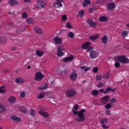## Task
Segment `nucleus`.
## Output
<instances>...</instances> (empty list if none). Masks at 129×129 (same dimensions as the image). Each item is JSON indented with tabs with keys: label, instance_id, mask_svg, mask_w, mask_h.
<instances>
[{
	"label": "nucleus",
	"instance_id": "54",
	"mask_svg": "<svg viewBox=\"0 0 129 129\" xmlns=\"http://www.w3.org/2000/svg\"><path fill=\"white\" fill-rule=\"evenodd\" d=\"M106 115H110L111 114V111L110 110H107L106 111Z\"/></svg>",
	"mask_w": 129,
	"mask_h": 129
},
{
	"label": "nucleus",
	"instance_id": "24",
	"mask_svg": "<svg viewBox=\"0 0 129 129\" xmlns=\"http://www.w3.org/2000/svg\"><path fill=\"white\" fill-rule=\"evenodd\" d=\"M16 101V98L14 96H11L9 98L10 103H14Z\"/></svg>",
	"mask_w": 129,
	"mask_h": 129
},
{
	"label": "nucleus",
	"instance_id": "44",
	"mask_svg": "<svg viewBox=\"0 0 129 129\" xmlns=\"http://www.w3.org/2000/svg\"><path fill=\"white\" fill-rule=\"evenodd\" d=\"M111 87H107L106 89V90L105 91L104 94H107V93H109L111 91Z\"/></svg>",
	"mask_w": 129,
	"mask_h": 129
},
{
	"label": "nucleus",
	"instance_id": "61",
	"mask_svg": "<svg viewBox=\"0 0 129 129\" xmlns=\"http://www.w3.org/2000/svg\"><path fill=\"white\" fill-rule=\"evenodd\" d=\"M90 68H85L84 69V71H88L89 70Z\"/></svg>",
	"mask_w": 129,
	"mask_h": 129
},
{
	"label": "nucleus",
	"instance_id": "13",
	"mask_svg": "<svg viewBox=\"0 0 129 129\" xmlns=\"http://www.w3.org/2000/svg\"><path fill=\"white\" fill-rule=\"evenodd\" d=\"M9 4L10 6L15 7L19 5V2L17 0H10Z\"/></svg>",
	"mask_w": 129,
	"mask_h": 129
},
{
	"label": "nucleus",
	"instance_id": "48",
	"mask_svg": "<svg viewBox=\"0 0 129 129\" xmlns=\"http://www.w3.org/2000/svg\"><path fill=\"white\" fill-rule=\"evenodd\" d=\"M39 5V8H44V5L43 3H38Z\"/></svg>",
	"mask_w": 129,
	"mask_h": 129
},
{
	"label": "nucleus",
	"instance_id": "55",
	"mask_svg": "<svg viewBox=\"0 0 129 129\" xmlns=\"http://www.w3.org/2000/svg\"><path fill=\"white\" fill-rule=\"evenodd\" d=\"M68 19V18L67 17L66 15H63L62 16V20L63 21H66V20Z\"/></svg>",
	"mask_w": 129,
	"mask_h": 129
},
{
	"label": "nucleus",
	"instance_id": "5",
	"mask_svg": "<svg viewBox=\"0 0 129 129\" xmlns=\"http://www.w3.org/2000/svg\"><path fill=\"white\" fill-rule=\"evenodd\" d=\"M87 24L92 28H96L97 24L96 22H94L91 19H89L87 20Z\"/></svg>",
	"mask_w": 129,
	"mask_h": 129
},
{
	"label": "nucleus",
	"instance_id": "22",
	"mask_svg": "<svg viewBox=\"0 0 129 129\" xmlns=\"http://www.w3.org/2000/svg\"><path fill=\"white\" fill-rule=\"evenodd\" d=\"M34 30L35 32H36L38 34H42L43 33V32L42 31V30L38 27H35L34 28Z\"/></svg>",
	"mask_w": 129,
	"mask_h": 129
},
{
	"label": "nucleus",
	"instance_id": "17",
	"mask_svg": "<svg viewBox=\"0 0 129 129\" xmlns=\"http://www.w3.org/2000/svg\"><path fill=\"white\" fill-rule=\"evenodd\" d=\"M7 38L4 36L0 37V43L2 44H3V45H5V44L7 42Z\"/></svg>",
	"mask_w": 129,
	"mask_h": 129
},
{
	"label": "nucleus",
	"instance_id": "19",
	"mask_svg": "<svg viewBox=\"0 0 129 129\" xmlns=\"http://www.w3.org/2000/svg\"><path fill=\"white\" fill-rule=\"evenodd\" d=\"M91 4L90 0H84L83 3H82L83 7H87Z\"/></svg>",
	"mask_w": 129,
	"mask_h": 129
},
{
	"label": "nucleus",
	"instance_id": "51",
	"mask_svg": "<svg viewBox=\"0 0 129 129\" xmlns=\"http://www.w3.org/2000/svg\"><path fill=\"white\" fill-rule=\"evenodd\" d=\"M79 105H77V104H76L74 105V109L76 110V111H77L78 109H79Z\"/></svg>",
	"mask_w": 129,
	"mask_h": 129
},
{
	"label": "nucleus",
	"instance_id": "27",
	"mask_svg": "<svg viewBox=\"0 0 129 129\" xmlns=\"http://www.w3.org/2000/svg\"><path fill=\"white\" fill-rule=\"evenodd\" d=\"M16 82L18 84H22L25 82L24 80L22 78H18L16 80Z\"/></svg>",
	"mask_w": 129,
	"mask_h": 129
},
{
	"label": "nucleus",
	"instance_id": "6",
	"mask_svg": "<svg viewBox=\"0 0 129 129\" xmlns=\"http://www.w3.org/2000/svg\"><path fill=\"white\" fill-rule=\"evenodd\" d=\"M62 3H63V0H57L54 4V7L56 8H62L63 7Z\"/></svg>",
	"mask_w": 129,
	"mask_h": 129
},
{
	"label": "nucleus",
	"instance_id": "21",
	"mask_svg": "<svg viewBox=\"0 0 129 129\" xmlns=\"http://www.w3.org/2000/svg\"><path fill=\"white\" fill-rule=\"evenodd\" d=\"M11 119H13L14 121H16L17 122H19L21 121V118L16 116H12Z\"/></svg>",
	"mask_w": 129,
	"mask_h": 129
},
{
	"label": "nucleus",
	"instance_id": "50",
	"mask_svg": "<svg viewBox=\"0 0 129 129\" xmlns=\"http://www.w3.org/2000/svg\"><path fill=\"white\" fill-rule=\"evenodd\" d=\"M98 71V69L97 67H95V68H94V69H93V72H94V73H97Z\"/></svg>",
	"mask_w": 129,
	"mask_h": 129
},
{
	"label": "nucleus",
	"instance_id": "63",
	"mask_svg": "<svg viewBox=\"0 0 129 129\" xmlns=\"http://www.w3.org/2000/svg\"><path fill=\"white\" fill-rule=\"evenodd\" d=\"M115 91H116V88H115V89H112L111 88V91L114 92H115Z\"/></svg>",
	"mask_w": 129,
	"mask_h": 129
},
{
	"label": "nucleus",
	"instance_id": "59",
	"mask_svg": "<svg viewBox=\"0 0 129 129\" xmlns=\"http://www.w3.org/2000/svg\"><path fill=\"white\" fill-rule=\"evenodd\" d=\"M99 91H100V92H101L102 93H104V94H105V91L104 89H100V90H99Z\"/></svg>",
	"mask_w": 129,
	"mask_h": 129
},
{
	"label": "nucleus",
	"instance_id": "56",
	"mask_svg": "<svg viewBox=\"0 0 129 129\" xmlns=\"http://www.w3.org/2000/svg\"><path fill=\"white\" fill-rule=\"evenodd\" d=\"M5 110L6 109H5L4 107H2L0 110V113H3Z\"/></svg>",
	"mask_w": 129,
	"mask_h": 129
},
{
	"label": "nucleus",
	"instance_id": "38",
	"mask_svg": "<svg viewBox=\"0 0 129 129\" xmlns=\"http://www.w3.org/2000/svg\"><path fill=\"white\" fill-rule=\"evenodd\" d=\"M68 36L70 38H73L74 37V34L73 32H70L68 33Z\"/></svg>",
	"mask_w": 129,
	"mask_h": 129
},
{
	"label": "nucleus",
	"instance_id": "1",
	"mask_svg": "<svg viewBox=\"0 0 129 129\" xmlns=\"http://www.w3.org/2000/svg\"><path fill=\"white\" fill-rule=\"evenodd\" d=\"M72 112L74 113V115L78 114L76 116V121H84L85 120L84 112L86 111L85 109H83L80 111H75L74 109L72 110Z\"/></svg>",
	"mask_w": 129,
	"mask_h": 129
},
{
	"label": "nucleus",
	"instance_id": "28",
	"mask_svg": "<svg viewBox=\"0 0 129 129\" xmlns=\"http://www.w3.org/2000/svg\"><path fill=\"white\" fill-rule=\"evenodd\" d=\"M44 96H45V93H41L40 94H38L37 95V98L38 99H42L44 98Z\"/></svg>",
	"mask_w": 129,
	"mask_h": 129
},
{
	"label": "nucleus",
	"instance_id": "39",
	"mask_svg": "<svg viewBox=\"0 0 129 129\" xmlns=\"http://www.w3.org/2000/svg\"><path fill=\"white\" fill-rule=\"evenodd\" d=\"M25 95H26V92L25 91H22L20 93V97L21 98H23L25 97Z\"/></svg>",
	"mask_w": 129,
	"mask_h": 129
},
{
	"label": "nucleus",
	"instance_id": "43",
	"mask_svg": "<svg viewBox=\"0 0 129 129\" xmlns=\"http://www.w3.org/2000/svg\"><path fill=\"white\" fill-rule=\"evenodd\" d=\"M79 14L80 16V18H82L83 17V14H85V11L84 10H82L79 12Z\"/></svg>",
	"mask_w": 129,
	"mask_h": 129
},
{
	"label": "nucleus",
	"instance_id": "11",
	"mask_svg": "<svg viewBox=\"0 0 129 129\" xmlns=\"http://www.w3.org/2000/svg\"><path fill=\"white\" fill-rule=\"evenodd\" d=\"M90 58L91 59H94L95 57H97V52L95 50H91L90 52V55H89Z\"/></svg>",
	"mask_w": 129,
	"mask_h": 129
},
{
	"label": "nucleus",
	"instance_id": "42",
	"mask_svg": "<svg viewBox=\"0 0 129 129\" xmlns=\"http://www.w3.org/2000/svg\"><path fill=\"white\" fill-rule=\"evenodd\" d=\"M112 107V105H111L110 103H108L106 105H105V108L106 109H110Z\"/></svg>",
	"mask_w": 129,
	"mask_h": 129
},
{
	"label": "nucleus",
	"instance_id": "3",
	"mask_svg": "<svg viewBox=\"0 0 129 129\" xmlns=\"http://www.w3.org/2000/svg\"><path fill=\"white\" fill-rule=\"evenodd\" d=\"M76 95V91L74 88L68 89L66 92V96L68 98H72Z\"/></svg>",
	"mask_w": 129,
	"mask_h": 129
},
{
	"label": "nucleus",
	"instance_id": "8",
	"mask_svg": "<svg viewBox=\"0 0 129 129\" xmlns=\"http://www.w3.org/2000/svg\"><path fill=\"white\" fill-rule=\"evenodd\" d=\"M110 99V96L109 95H106L103 98H101V102L104 104H106L108 102V101Z\"/></svg>",
	"mask_w": 129,
	"mask_h": 129
},
{
	"label": "nucleus",
	"instance_id": "20",
	"mask_svg": "<svg viewBox=\"0 0 129 129\" xmlns=\"http://www.w3.org/2000/svg\"><path fill=\"white\" fill-rule=\"evenodd\" d=\"M115 8L114 3H109L107 4L108 10H113Z\"/></svg>",
	"mask_w": 129,
	"mask_h": 129
},
{
	"label": "nucleus",
	"instance_id": "25",
	"mask_svg": "<svg viewBox=\"0 0 129 129\" xmlns=\"http://www.w3.org/2000/svg\"><path fill=\"white\" fill-rule=\"evenodd\" d=\"M44 53V51H40V50H37L36 51V54L38 57H42L43 56Z\"/></svg>",
	"mask_w": 129,
	"mask_h": 129
},
{
	"label": "nucleus",
	"instance_id": "30",
	"mask_svg": "<svg viewBox=\"0 0 129 129\" xmlns=\"http://www.w3.org/2000/svg\"><path fill=\"white\" fill-rule=\"evenodd\" d=\"M121 34L122 35V36L123 38H125L126 36H127L128 33V31L127 30H124V31H123L121 32Z\"/></svg>",
	"mask_w": 129,
	"mask_h": 129
},
{
	"label": "nucleus",
	"instance_id": "10",
	"mask_svg": "<svg viewBox=\"0 0 129 129\" xmlns=\"http://www.w3.org/2000/svg\"><path fill=\"white\" fill-rule=\"evenodd\" d=\"M78 75L76 73H72L70 75V78L72 81H75L77 80Z\"/></svg>",
	"mask_w": 129,
	"mask_h": 129
},
{
	"label": "nucleus",
	"instance_id": "32",
	"mask_svg": "<svg viewBox=\"0 0 129 129\" xmlns=\"http://www.w3.org/2000/svg\"><path fill=\"white\" fill-rule=\"evenodd\" d=\"M37 114V112L33 109H31L30 114L32 117H35Z\"/></svg>",
	"mask_w": 129,
	"mask_h": 129
},
{
	"label": "nucleus",
	"instance_id": "15",
	"mask_svg": "<svg viewBox=\"0 0 129 129\" xmlns=\"http://www.w3.org/2000/svg\"><path fill=\"white\" fill-rule=\"evenodd\" d=\"M48 88V85L47 84H45L43 86H41L38 87V90L39 91H43L45 89H47Z\"/></svg>",
	"mask_w": 129,
	"mask_h": 129
},
{
	"label": "nucleus",
	"instance_id": "18",
	"mask_svg": "<svg viewBox=\"0 0 129 129\" xmlns=\"http://www.w3.org/2000/svg\"><path fill=\"white\" fill-rule=\"evenodd\" d=\"M19 110L24 114H27L28 112L27 109L24 106L19 107Z\"/></svg>",
	"mask_w": 129,
	"mask_h": 129
},
{
	"label": "nucleus",
	"instance_id": "12",
	"mask_svg": "<svg viewBox=\"0 0 129 129\" xmlns=\"http://www.w3.org/2000/svg\"><path fill=\"white\" fill-rule=\"evenodd\" d=\"M39 114L42 115L45 118H47L49 115L47 112H44L41 110H39Z\"/></svg>",
	"mask_w": 129,
	"mask_h": 129
},
{
	"label": "nucleus",
	"instance_id": "14",
	"mask_svg": "<svg viewBox=\"0 0 129 129\" xmlns=\"http://www.w3.org/2000/svg\"><path fill=\"white\" fill-rule=\"evenodd\" d=\"M74 56L73 55H71L69 57H66L64 58H63V61L67 62L70 61H72L73 60H74Z\"/></svg>",
	"mask_w": 129,
	"mask_h": 129
},
{
	"label": "nucleus",
	"instance_id": "23",
	"mask_svg": "<svg viewBox=\"0 0 129 129\" xmlns=\"http://www.w3.org/2000/svg\"><path fill=\"white\" fill-rule=\"evenodd\" d=\"M108 19L105 16H100L99 19V21L100 22H106L107 21Z\"/></svg>",
	"mask_w": 129,
	"mask_h": 129
},
{
	"label": "nucleus",
	"instance_id": "45",
	"mask_svg": "<svg viewBox=\"0 0 129 129\" xmlns=\"http://www.w3.org/2000/svg\"><path fill=\"white\" fill-rule=\"evenodd\" d=\"M104 85V84H103V83L102 82H99L98 84L97 85V86L99 88H102L103 86Z\"/></svg>",
	"mask_w": 129,
	"mask_h": 129
},
{
	"label": "nucleus",
	"instance_id": "49",
	"mask_svg": "<svg viewBox=\"0 0 129 129\" xmlns=\"http://www.w3.org/2000/svg\"><path fill=\"white\" fill-rule=\"evenodd\" d=\"M58 73L62 75H65L66 74V72L65 71H61L60 70H58Z\"/></svg>",
	"mask_w": 129,
	"mask_h": 129
},
{
	"label": "nucleus",
	"instance_id": "64",
	"mask_svg": "<svg viewBox=\"0 0 129 129\" xmlns=\"http://www.w3.org/2000/svg\"><path fill=\"white\" fill-rule=\"evenodd\" d=\"M126 27L129 28V23L125 25Z\"/></svg>",
	"mask_w": 129,
	"mask_h": 129
},
{
	"label": "nucleus",
	"instance_id": "26",
	"mask_svg": "<svg viewBox=\"0 0 129 129\" xmlns=\"http://www.w3.org/2000/svg\"><path fill=\"white\" fill-rule=\"evenodd\" d=\"M98 37H99L98 35H95L91 36L89 37V39H90L92 41H94L98 39Z\"/></svg>",
	"mask_w": 129,
	"mask_h": 129
},
{
	"label": "nucleus",
	"instance_id": "31",
	"mask_svg": "<svg viewBox=\"0 0 129 129\" xmlns=\"http://www.w3.org/2000/svg\"><path fill=\"white\" fill-rule=\"evenodd\" d=\"M57 55L59 57H62L64 55V52L62 51H57Z\"/></svg>",
	"mask_w": 129,
	"mask_h": 129
},
{
	"label": "nucleus",
	"instance_id": "60",
	"mask_svg": "<svg viewBox=\"0 0 129 129\" xmlns=\"http://www.w3.org/2000/svg\"><path fill=\"white\" fill-rule=\"evenodd\" d=\"M31 1V0H23V2L25 3H29Z\"/></svg>",
	"mask_w": 129,
	"mask_h": 129
},
{
	"label": "nucleus",
	"instance_id": "37",
	"mask_svg": "<svg viewBox=\"0 0 129 129\" xmlns=\"http://www.w3.org/2000/svg\"><path fill=\"white\" fill-rule=\"evenodd\" d=\"M64 50V48L63 46L59 45L57 47V51H63Z\"/></svg>",
	"mask_w": 129,
	"mask_h": 129
},
{
	"label": "nucleus",
	"instance_id": "36",
	"mask_svg": "<svg viewBox=\"0 0 129 129\" xmlns=\"http://www.w3.org/2000/svg\"><path fill=\"white\" fill-rule=\"evenodd\" d=\"M110 78V73H106L105 74V75L103 76V78L104 79H109Z\"/></svg>",
	"mask_w": 129,
	"mask_h": 129
},
{
	"label": "nucleus",
	"instance_id": "41",
	"mask_svg": "<svg viewBox=\"0 0 129 129\" xmlns=\"http://www.w3.org/2000/svg\"><path fill=\"white\" fill-rule=\"evenodd\" d=\"M5 88L4 86H2L0 87V93H4L6 92V90H5L4 89Z\"/></svg>",
	"mask_w": 129,
	"mask_h": 129
},
{
	"label": "nucleus",
	"instance_id": "33",
	"mask_svg": "<svg viewBox=\"0 0 129 129\" xmlns=\"http://www.w3.org/2000/svg\"><path fill=\"white\" fill-rule=\"evenodd\" d=\"M26 22L27 23L29 24H32L34 23V20L33 18H27Z\"/></svg>",
	"mask_w": 129,
	"mask_h": 129
},
{
	"label": "nucleus",
	"instance_id": "58",
	"mask_svg": "<svg viewBox=\"0 0 129 129\" xmlns=\"http://www.w3.org/2000/svg\"><path fill=\"white\" fill-rule=\"evenodd\" d=\"M17 31L18 32H24V29H22L21 28H19V29H18L17 30Z\"/></svg>",
	"mask_w": 129,
	"mask_h": 129
},
{
	"label": "nucleus",
	"instance_id": "35",
	"mask_svg": "<svg viewBox=\"0 0 129 129\" xmlns=\"http://www.w3.org/2000/svg\"><path fill=\"white\" fill-rule=\"evenodd\" d=\"M102 78V76L101 75H98L96 76V81H100Z\"/></svg>",
	"mask_w": 129,
	"mask_h": 129
},
{
	"label": "nucleus",
	"instance_id": "4",
	"mask_svg": "<svg viewBox=\"0 0 129 129\" xmlns=\"http://www.w3.org/2000/svg\"><path fill=\"white\" fill-rule=\"evenodd\" d=\"M44 78V75L42 73L38 72L35 73L34 80L36 81L40 82L41 81V80H43Z\"/></svg>",
	"mask_w": 129,
	"mask_h": 129
},
{
	"label": "nucleus",
	"instance_id": "47",
	"mask_svg": "<svg viewBox=\"0 0 129 129\" xmlns=\"http://www.w3.org/2000/svg\"><path fill=\"white\" fill-rule=\"evenodd\" d=\"M116 68H119L120 67V63L118 61H116L114 64Z\"/></svg>",
	"mask_w": 129,
	"mask_h": 129
},
{
	"label": "nucleus",
	"instance_id": "16",
	"mask_svg": "<svg viewBox=\"0 0 129 129\" xmlns=\"http://www.w3.org/2000/svg\"><path fill=\"white\" fill-rule=\"evenodd\" d=\"M108 40V37H107V36L105 35H104L102 38H101V40L102 41V42L104 44H106L107 43V40Z\"/></svg>",
	"mask_w": 129,
	"mask_h": 129
},
{
	"label": "nucleus",
	"instance_id": "9",
	"mask_svg": "<svg viewBox=\"0 0 129 129\" xmlns=\"http://www.w3.org/2000/svg\"><path fill=\"white\" fill-rule=\"evenodd\" d=\"M53 41L57 45H60L62 43V39L59 38V36H55L53 38Z\"/></svg>",
	"mask_w": 129,
	"mask_h": 129
},
{
	"label": "nucleus",
	"instance_id": "53",
	"mask_svg": "<svg viewBox=\"0 0 129 129\" xmlns=\"http://www.w3.org/2000/svg\"><path fill=\"white\" fill-rule=\"evenodd\" d=\"M102 126L104 129H108L109 127V126L105 125V124H102Z\"/></svg>",
	"mask_w": 129,
	"mask_h": 129
},
{
	"label": "nucleus",
	"instance_id": "62",
	"mask_svg": "<svg viewBox=\"0 0 129 129\" xmlns=\"http://www.w3.org/2000/svg\"><path fill=\"white\" fill-rule=\"evenodd\" d=\"M16 50V47H13L12 48V50L15 51V50Z\"/></svg>",
	"mask_w": 129,
	"mask_h": 129
},
{
	"label": "nucleus",
	"instance_id": "46",
	"mask_svg": "<svg viewBox=\"0 0 129 129\" xmlns=\"http://www.w3.org/2000/svg\"><path fill=\"white\" fill-rule=\"evenodd\" d=\"M66 27L69 29L72 28V26L70 24V22H67L66 23Z\"/></svg>",
	"mask_w": 129,
	"mask_h": 129
},
{
	"label": "nucleus",
	"instance_id": "7",
	"mask_svg": "<svg viewBox=\"0 0 129 129\" xmlns=\"http://www.w3.org/2000/svg\"><path fill=\"white\" fill-rule=\"evenodd\" d=\"M90 44H91V43L89 42H87L84 43L82 46V49H88L89 50L92 49L93 47H89Z\"/></svg>",
	"mask_w": 129,
	"mask_h": 129
},
{
	"label": "nucleus",
	"instance_id": "34",
	"mask_svg": "<svg viewBox=\"0 0 129 129\" xmlns=\"http://www.w3.org/2000/svg\"><path fill=\"white\" fill-rule=\"evenodd\" d=\"M22 18L23 19H27V17H28V14L26 12H23L22 13Z\"/></svg>",
	"mask_w": 129,
	"mask_h": 129
},
{
	"label": "nucleus",
	"instance_id": "57",
	"mask_svg": "<svg viewBox=\"0 0 129 129\" xmlns=\"http://www.w3.org/2000/svg\"><path fill=\"white\" fill-rule=\"evenodd\" d=\"M111 101L112 103H116V102H117V100H116L115 98H112L111 100Z\"/></svg>",
	"mask_w": 129,
	"mask_h": 129
},
{
	"label": "nucleus",
	"instance_id": "40",
	"mask_svg": "<svg viewBox=\"0 0 129 129\" xmlns=\"http://www.w3.org/2000/svg\"><path fill=\"white\" fill-rule=\"evenodd\" d=\"M92 96H97L98 94V91L97 90H94L92 92Z\"/></svg>",
	"mask_w": 129,
	"mask_h": 129
},
{
	"label": "nucleus",
	"instance_id": "29",
	"mask_svg": "<svg viewBox=\"0 0 129 129\" xmlns=\"http://www.w3.org/2000/svg\"><path fill=\"white\" fill-rule=\"evenodd\" d=\"M100 123L102 125L107 124V119L106 118L101 119Z\"/></svg>",
	"mask_w": 129,
	"mask_h": 129
},
{
	"label": "nucleus",
	"instance_id": "2",
	"mask_svg": "<svg viewBox=\"0 0 129 129\" xmlns=\"http://www.w3.org/2000/svg\"><path fill=\"white\" fill-rule=\"evenodd\" d=\"M116 59L121 64H127L129 62V59L126 57L125 55L117 56Z\"/></svg>",
	"mask_w": 129,
	"mask_h": 129
},
{
	"label": "nucleus",
	"instance_id": "52",
	"mask_svg": "<svg viewBox=\"0 0 129 129\" xmlns=\"http://www.w3.org/2000/svg\"><path fill=\"white\" fill-rule=\"evenodd\" d=\"M94 11V9L92 8H90L88 9V12L90 13H92Z\"/></svg>",
	"mask_w": 129,
	"mask_h": 129
}]
</instances>
